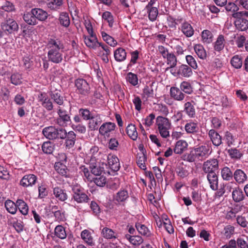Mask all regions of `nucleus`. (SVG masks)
Returning a JSON list of instances; mask_svg holds the SVG:
<instances>
[{
    "instance_id": "nucleus-1",
    "label": "nucleus",
    "mask_w": 248,
    "mask_h": 248,
    "mask_svg": "<svg viewBox=\"0 0 248 248\" xmlns=\"http://www.w3.org/2000/svg\"><path fill=\"white\" fill-rule=\"evenodd\" d=\"M48 60L53 63H61L63 60L62 52L64 48L63 43L59 39L50 38L47 44Z\"/></svg>"
},
{
    "instance_id": "nucleus-2",
    "label": "nucleus",
    "mask_w": 248,
    "mask_h": 248,
    "mask_svg": "<svg viewBox=\"0 0 248 248\" xmlns=\"http://www.w3.org/2000/svg\"><path fill=\"white\" fill-rule=\"evenodd\" d=\"M72 198L71 202H76L78 204H84L89 202L90 199L84 192V189L79 185L72 186Z\"/></svg>"
},
{
    "instance_id": "nucleus-3",
    "label": "nucleus",
    "mask_w": 248,
    "mask_h": 248,
    "mask_svg": "<svg viewBox=\"0 0 248 248\" xmlns=\"http://www.w3.org/2000/svg\"><path fill=\"white\" fill-rule=\"evenodd\" d=\"M155 125L160 136L163 138L170 137L169 130L171 127V123L166 117L158 116L155 120Z\"/></svg>"
},
{
    "instance_id": "nucleus-4",
    "label": "nucleus",
    "mask_w": 248,
    "mask_h": 248,
    "mask_svg": "<svg viewBox=\"0 0 248 248\" xmlns=\"http://www.w3.org/2000/svg\"><path fill=\"white\" fill-rule=\"evenodd\" d=\"M77 93L82 97H88L91 93V87L84 79L78 78L75 81Z\"/></svg>"
},
{
    "instance_id": "nucleus-5",
    "label": "nucleus",
    "mask_w": 248,
    "mask_h": 248,
    "mask_svg": "<svg viewBox=\"0 0 248 248\" xmlns=\"http://www.w3.org/2000/svg\"><path fill=\"white\" fill-rule=\"evenodd\" d=\"M62 128H56L55 127L50 126L44 128L42 133L44 136L49 140L60 139L63 137Z\"/></svg>"
},
{
    "instance_id": "nucleus-6",
    "label": "nucleus",
    "mask_w": 248,
    "mask_h": 248,
    "mask_svg": "<svg viewBox=\"0 0 248 248\" xmlns=\"http://www.w3.org/2000/svg\"><path fill=\"white\" fill-rule=\"evenodd\" d=\"M246 13L245 12L242 11L232 14V17L235 18L234 24L236 28L241 31H246L248 29V20L243 17Z\"/></svg>"
},
{
    "instance_id": "nucleus-7",
    "label": "nucleus",
    "mask_w": 248,
    "mask_h": 248,
    "mask_svg": "<svg viewBox=\"0 0 248 248\" xmlns=\"http://www.w3.org/2000/svg\"><path fill=\"white\" fill-rule=\"evenodd\" d=\"M57 113L58 117L56 120V124L60 126H67L71 122V118L67 111L59 106L57 108Z\"/></svg>"
},
{
    "instance_id": "nucleus-8",
    "label": "nucleus",
    "mask_w": 248,
    "mask_h": 248,
    "mask_svg": "<svg viewBox=\"0 0 248 248\" xmlns=\"http://www.w3.org/2000/svg\"><path fill=\"white\" fill-rule=\"evenodd\" d=\"M104 160L106 158L107 163H102V166H108V168L113 171H117L120 168L119 158L115 155L109 154L104 155Z\"/></svg>"
},
{
    "instance_id": "nucleus-9",
    "label": "nucleus",
    "mask_w": 248,
    "mask_h": 248,
    "mask_svg": "<svg viewBox=\"0 0 248 248\" xmlns=\"http://www.w3.org/2000/svg\"><path fill=\"white\" fill-rule=\"evenodd\" d=\"M63 137L61 138L60 139H65L64 146L66 149L73 148L75 144L76 141V134L73 131H70L67 132L65 129H63Z\"/></svg>"
},
{
    "instance_id": "nucleus-10",
    "label": "nucleus",
    "mask_w": 248,
    "mask_h": 248,
    "mask_svg": "<svg viewBox=\"0 0 248 248\" xmlns=\"http://www.w3.org/2000/svg\"><path fill=\"white\" fill-rule=\"evenodd\" d=\"M218 160L210 158L203 163L202 169L205 173H214L218 170Z\"/></svg>"
},
{
    "instance_id": "nucleus-11",
    "label": "nucleus",
    "mask_w": 248,
    "mask_h": 248,
    "mask_svg": "<svg viewBox=\"0 0 248 248\" xmlns=\"http://www.w3.org/2000/svg\"><path fill=\"white\" fill-rule=\"evenodd\" d=\"M194 153L198 160H203L210 154L209 147L208 146L201 145L193 149Z\"/></svg>"
},
{
    "instance_id": "nucleus-12",
    "label": "nucleus",
    "mask_w": 248,
    "mask_h": 248,
    "mask_svg": "<svg viewBox=\"0 0 248 248\" xmlns=\"http://www.w3.org/2000/svg\"><path fill=\"white\" fill-rule=\"evenodd\" d=\"M38 101L41 102L42 106L47 111H51L53 109V105L51 99L45 93H41L38 94Z\"/></svg>"
},
{
    "instance_id": "nucleus-13",
    "label": "nucleus",
    "mask_w": 248,
    "mask_h": 248,
    "mask_svg": "<svg viewBox=\"0 0 248 248\" xmlns=\"http://www.w3.org/2000/svg\"><path fill=\"white\" fill-rule=\"evenodd\" d=\"M88 165L91 173L95 176L100 175L105 170L104 166H101L96 159H91Z\"/></svg>"
},
{
    "instance_id": "nucleus-14",
    "label": "nucleus",
    "mask_w": 248,
    "mask_h": 248,
    "mask_svg": "<svg viewBox=\"0 0 248 248\" xmlns=\"http://www.w3.org/2000/svg\"><path fill=\"white\" fill-rule=\"evenodd\" d=\"M196 103L193 100L187 101L184 104V111L190 118L196 117Z\"/></svg>"
},
{
    "instance_id": "nucleus-15",
    "label": "nucleus",
    "mask_w": 248,
    "mask_h": 248,
    "mask_svg": "<svg viewBox=\"0 0 248 248\" xmlns=\"http://www.w3.org/2000/svg\"><path fill=\"white\" fill-rule=\"evenodd\" d=\"M37 180V176L34 174H27L21 179L20 181V185L24 187L32 186L35 184Z\"/></svg>"
},
{
    "instance_id": "nucleus-16",
    "label": "nucleus",
    "mask_w": 248,
    "mask_h": 248,
    "mask_svg": "<svg viewBox=\"0 0 248 248\" xmlns=\"http://www.w3.org/2000/svg\"><path fill=\"white\" fill-rule=\"evenodd\" d=\"M115 127L116 125L114 123L106 122L101 125L99 129V132L102 136L108 137L109 133L114 131Z\"/></svg>"
},
{
    "instance_id": "nucleus-17",
    "label": "nucleus",
    "mask_w": 248,
    "mask_h": 248,
    "mask_svg": "<svg viewBox=\"0 0 248 248\" xmlns=\"http://www.w3.org/2000/svg\"><path fill=\"white\" fill-rule=\"evenodd\" d=\"M208 135L214 146L218 147L222 143V136L215 129H210L208 131Z\"/></svg>"
},
{
    "instance_id": "nucleus-18",
    "label": "nucleus",
    "mask_w": 248,
    "mask_h": 248,
    "mask_svg": "<svg viewBox=\"0 0 248 248\" xmlns=\"http://www.w3.org/2000/svg\"><path fill=\"white\" fill-rule=\"evenodd\" d=\"M179 30L186 37H190L194 33V30L189 21H184L181 24Z\"/></svg>"
},
{
    "instance_id": "nucleus-19",
    "label": "nucleus",
    "mask_w": 248,
    "mask_h": 248,
    "mask_svg": "<svg viewBox=\"0 0 248 248\" xmlns=\"http://www.w3.org/2000/svg\"><path fill=\"white\" fill-rule=\"evenodd\" d=\"M170 97L174 100L182 101L184 100L186 95L183 93L180 88L176 87H171L170 89Z\"/></svg>"
},
{
    "instance_id": "nucleus-20",
    "label": "nucleus",
    "mask_w": 248,
    "mask_h": 248,
    "mask_svg": "<svg viewBox=\"0 0 248 248\" xmlns=\"http://www.w3.org/2000/svg\"><path fill=\"white\" fill-rule=\"evenodd\" d=\"M61 92L60 90L57 89L54 90L51 89L49 93V95L54 102L60 107L63 105L64 103L63 97L61 95Z\"/></svg>"
},
{
    "instance_id": "nucleus-21",
    "label": "nucleus",
    "mask_w": 248,
    "mask_h": 248,
    "mask_svg": "<svg viewBox=\"0 0 248 248\" xmlns=\"http://www.w3.org/2000/svg\"><path fill=\"white\" fill-rule=\"evenodd\" d=\"M129 198L128 191L121 189L113 197L114 201L117 203L124 202Z\"/></svg>"
},
{
    "instance_id": "nucleus-22",
    "label": "nucleus",
    "mask_w": 248,
    "mask_h": 248,
    "mask_svg": "<svg viewBox=\"0 0 248 248\" xmlns=\"http://www.w3.org/2000/svg\"><path fill=\"white\" fill-rule=\"evenodd\" d=\"M84 41L86 46L90 48L96 49L98 47L99 42L95 34H93V36H84Z\"/></svg>"
},
{
    "instance_id": "nucleus-23",
    "label": "nucleus",
    "mask_w": 248,
    "mask_h": 248,
    "mask_svg": "<svg viewBox=\"0 0 248 248\" xmlns=\"http://www.w3.org/2000/svg\"><path fill=\"white\" fill-rule=\"evenodd\" d=\"M2 30L6 33H14L16 31V21L9 19L1 25Z\"/></svg>"
},
{
    "instance_id": "nucleus-24",
    "label": "nucleus",
    "mask_w": 248,
    "mask_h": 248,
    "mask_svg": "<svg viewBox=\"0 0 248 248\" xmlns=\"http://www.w3.org/2000/svg\"><path fill=\"white\" fill-rule=\"evenodd\" d=\"M177 73L178 76L185 78H189L193 74L192 68L185 64H182L178 68Z\"/></svg>"
},
{
    "instance_id": "nucleus-25",
    "label": "nucleus",
    "mask_w": 248,
    "mask_h": 248,
    "mask_svg": "<svg viewBox=\"0 0 248 248\" xmlns=\"http://www.w3.org/2000/svg\"><path fill=\"white\" fill-rule=\"evenodd\" d=\"M185 130L188 134H196L199 131L198 124L197 122L189 121L185 125Z\"/></svg>"
},
{
    "instance_id": "nucleus-26",
    "label": "nucleus",
    "mask_w": 248,
    "mask_h": 248,
    "mask_svg": "<svg viewBox=\"0 0 248 248\" xmlns=\"http://www.w3.org/2000/svg\"><path fill=\"white\" fill-rule=\"evenodd\" d=\"M188 145V143L186 140H179L176 142L173 151L176 154H182L187 149Z\"/></svg>"
},
{
    "instance_id": "nucleus-27",
    "label": "nucleus",
    "mask_w": 248,
    "mask_h": 248,
    "mask_svg": "<svg viewBox=\"0 0 248 248\" xmlns=\"http://www.w3.org/2000/svg\"><path fill=\"white\" fill-rule=\"evenodd\" d=\"M53 193L55 198L61 202H64L68 198L65 190L59 186L53 188Z\"/></svg>"
},
{
    "instance_id": "nucleus-28",
    "label": "nucleus",
    "mask_w": 248,
    "mask_h": 248,
    "mask_svg": "<svg viewBox=\"0 0 248 248\" xmlns=\"http://www.w3.org/2000/svg\"><path fill=\"white\" fill-rule=\"evenodd\" d=\"M135 227L140 234L146 237H151L153 236V233L144 224L140 223H136Z\"/></svg>"
},
{
    "instance_id": "nucleus-29",
    "label": "nucleus",
    "mask_w": 248,
    "mask_h": 248,
    "mask_svg": "<svg viewBox=\"0 0 248 248\" xmlns=\"http://www.w3.org/2000/svg\"><path fill=\"white\" fill-rule=\"evenodd\" d=\"M127 53L122 47H118L114 51V57L117 62H122L126 60Z\"/></svg>"
},
{
    "instance_id": "nucleus-30",
    "label": "nucleus",
    "mask_w": 248,
    "mask_h": 248,
    "mask_svg": "<svg viewBox=\"0 0 248 248\" xmlns=\"http://www.w3.org/2000/svg\"><path fill=\"white\" fill-rule=\"evenodd\" d=\"M207 178L210 188L213 190H217L218 187V177L216 172L207 173Z\"/></svg>"
},
{
    "instance_id": "nucleus-31",
    "label": "nucleus",
    "mask_w": 248,
    "mask_h": 248,
    "mask_svg": "<svg viewBox=\"0 0 248 248\" xmlns=\"http://www.w3.org/2000/svg\"><path fill=\"white\" fill-rule=\"evenodd\" d=\"M33 15L35 16L36 20L37 19L43 21L46 20L48 17L47 13L40 8H33Z\"/></svg>"
},
{
    "instance_id": "nucleus-32",
    "label": "nucleus",
    "mask_w": 248,
    "mask_h": 248,
    "mask_svg": "<svg viewBox=\"0 0 248 248\" xmlns=\"http://www.w3.org/2000/svg\"><path fill=\"white\" fill-rule=\"evenodd\" d=\"M126 133L128 136L133 140H136L138 134L135 125L130 124L126 128Z\"/></svg>"
},
{
    "instance_id": "nucleus-33",
    "label": "nucleus",
    "mask_w": 248,
    "mask_h": 248,
    "mask_svg": "<svg viewBox=\"0 0 248 248\" xmlns=\"http://www.w3.org/2000/svg\"><path fill=\"white\" fill-rule=\"evenodd\" d=\"M88 127L91 130H95L98 129V126L101 124V120L99 115H93L91 119H89Z\"/></svg>"
},
{
    "instance_id": "nucleus-34",
    "label": "nucleus",
    "mask_w": 248,
    "mask_h": 248,
    "mask_svg": "<svg viewBox=\"0 0 248 248\" xmlns=\"http://www.w3.org/2000/svg\"><path fill=\"white\" fill-rule=\"evenodd\" d=\"M234 178L238 184L244 183L247 179V176L244 171L240 169H237L234 172Z\"/></svg>"
},
{
    "instance_id": "nucleus-35",
    "label": "nucleus",
    "mask_w": 248,
    "mask_h": 248,
    "mask_svg": "<svg viewBox=\"0 0 248 248\" xmlns=\"http://www.w3.org/2000/svg\"><path fill=\"white\" fill-rule=\"evenodd\" d=\"M245 195L239 187L234 188L232 192V198L236 202H239L245 199Z\"/></svg>"
},
{
    "instance_id": "nucleus-36",
    "label": "nucleus",
    "mask_w": 248,
    "mask_h": 248,
    "mask_svg": "<svg viewBox=\"0 0 248 248\" xmlns=\"http://www.w3.org/2000/svg\"><path fill=\"white\" fill-rule=\"evenodd\" d=\"M225 44L224 36L222 34H220L214 43V49L217 51L220 52L224 49Z\"/></svg>"
},
{
    "instance_id": "nucleus-37",
    "label": "nucleus",
    "mask_w": 248,
    "mask_h": 248,
    "mask_svg": "<svg viewBox=\"0 0 248 248\" xmlns=\"http://www.w3.org/2000/svg\"><path fill=\"white\" fill-rule=\"evenodd\" d=\"M54 167L55 170L60 175L66 178L69 177V171L66 166L62 163H56Z\"/></svg>"
},
{
    "instance_id": "nucleus-38",
    "label": "nucleus",
    "mask_w": 248,
    "mask_h": 248,
    "mask_svg": "<svg viewBox=\"0 0 248 248\" xmlns=\"http://www.w3.org/2000/svg\"><path fill=\"white\" fill-rule=\"evenodd\" d=\"M42 150L45 154H52L55 149V144L49 141L44 142L42 145Z\"/></svg>"
},
{
    "instance_id": "nucleus-39",
    "label": "nucleus",
    "mask_w": 248,
    "mask_h": 248,
    "mask_svg": "<svg viewBox=\"0 0 248 248\" xmlns=\"http://www.w3.org/2000/svg\"><path fill=\"white\" fill-rule=\"evenodd\" d=\"M59 23L62 26L67 28L70 24V20L69 15L66 12H62L60 13L59 17Z\"/></svg>"
},
{
    "instance_id": "nucleus-40",
    "label": "nucleus",
    "mask_w": 248,
    "mask_h": 248,
    "mask_svg": "<svg viewBox=\"0 0 248 248\" xmlns=\"http://www.w3.org/2000/svg\"><path fill=\"white\" fill-rule=\"evenodd\" d=\"M194 49L198 57L204 60L206 58L207 53L204 47L201 44H196L194 46Z\"/></svg>"
},
{
    "instance_id": "nucleus-41",
    "label": "nucleus",
    "mask_w": 248,
    "mask_h": 248,
    "mask_svg": "<svg viewBox=\"0 0 248 248\" xmlns=\"http://www.w3.org/2000/svg\"><path fill=\"white\" fill-rule=\"evenodd\" d=\"M32 14L33 10L32 9L30 12L25 13L23 16L24 20L30 25H35L37 23V20Z\"/></svg>"
},
{
    "instance_id": "nucleus-42",
    "label": "nucleus",
    "mask_w": 248,
    "mask_h": 248,
    "mask_svg": "<svg viewBox=\"0 0 248 248\" xmlns=\"http://www.w3.org/2000/svg\"><path fill=\"white\" fill-rule=\"evenodd\" d=\"M81 237L84 241L90 246H93L94 243L91 232L87 230H84L81 232Z\"/></svg>"
},
{
    "instance_id": "nucleus-43",
    "label": "nucleus",
    "mask_w": 248,
    "mask_h": 248,
    "mask_svg": "<svg viewBox=\"0 0 248 248\" xmlns=\"http://www.w3.org/2000/svg\"><path fill=\"white\" fill-rule=\"evenodd\" d=\"M18 209L19 212L24 215H26L29 211L27 204L22 200H16V209Z\"/></svg>"
},
{
    "instance_id": "nucleus-44",
    "label": "nucleus",
    "mask_w": 248,
    "mask_h": 248,
    "mask_svg": "<svg viewBox=\"0 0 248 248\" xmlns=\"http://www.w3.org/2000/svg\"><path fill=\"white\" fill-rule=\"evenodd\" d=\"M51 210L52 213L54 214L56 221H63L64 216L63 213L62 211L59 210V208L56 205H53L51 207Z\"/></svg>"
},
{
    "instance_id": "nucleus-45",
    "label": "nucleus",
    "mask_w": 248,
    "mask_h": 248,
    "mask_svg": "<svg viewBox=\"0 0 248 248\" xmlns=\"http://www.w3.org/2000/svg\"><path fill=\"white\" fill-rule=\"evenodd\" d=\"M146 160L147 158L146 155L143 152H142L141 154H138L137 163L140 169L143 170H145L146 169V167L145 163Z\"/></svg>"
},
{
    "instance_id": "nucleus-46",
    "label": "nucleus",
    "mask_w": 248,
    "mask_h": 248,
    "mask_svg": "<svg viewBox=\"0 0 248 248\" xmlns=\"http://www.w3.org/2000/svg\"><path fill=\"white\" fill-rule=\"evenodd\" d=\"M202 40L204 43L210 44L213 40V35L209 30H203L202 32Z\"/></svg>"
},
{
    "instance_id": "nucleus-47",
    "label": "nucleus",
    "mask_w": 248,
    "mask_h": 248,
    "mask_svg": "<svg viewBox=\"0 0 248 248\" xmlns=\"http://www.w3.org/2000/svg\"><path fill=\"white\" fill-rule=\"evenodd\" d=\"M180 88L183 93L190 94L193 92V88L191 84L186 81L182 82L180 85Z\"/></svg>"
},
{
    "instance_id": "nucleus-48",
    "label": "nucleus",
    "mask_w": 248,
    "mask_h": 248,
    "mask_svg": "<svg viewBox=\"0 0 248 248\" xmlns=\"http://www.w3.org/2000/svg\"><path fill=\"white\" fill-rule=\"evenodd\" d=\"M102 37L104 41L111 46H115L117 44V42L112 37L108 34L105 31L101 32Z\"/></svg>"
},
{
    "instance_id": "nucleus-49",
    "label": "nucleus",
    "mask_w": 248,
    "mask_h": 248,
    "mask_svg": "<svg viewBox=\"0 0 248 248\" xmlns=\"http://www.w3.org/2000/svg\"><path fill=\"white\" fill-rule=\"evenodd\" d=\"M102 233L104 238L106 239H113L117 238V233L112 229L105 227L103 228Z\"/></svg>"
},
{
    "instance_id": "nucleus-50",
    "label": "nucleus",
    "mask_w": 248,
    "mask_h": 248,
    "mask_svg": "<svg viewBox=\"0 0 248 248\" xmlns=\"http://www.w3.org/2000/svg\"><path fill=\"white\" fill-rule=\"evenodd\" d=\"M165 59H167V64L170 65V68H172L176 66L177 62V59L173 53H170Z\"/></svg>"
},
{
    "instance_id": "nucleus-51",
    "label": "nucleus",
    "mask_w": 248,
    "mask_h": 248,
    "mask_svg": "<svg viewBox=\"0 0 248 248\" xmlns=\"http://www.w3.org/2000/svg\"><path fill=\"white\" fill-rule=\"evenodd\" d=\"M55 235L58 238L63 239L66 237L65 229L62 225L57 226L54 230Z\"/></svg>"
},
{
    "instance_id": "nucleus-52",
    "label": "nucleus",
    "mask_w": 248,
    "mask_h": 248,
    "mask_svg": "<svg viewBox=\"0 0 248 248\" xmlns=\"http://www.w3.org/2000/svg\"><path fill=\"white\" fill-rule=\"evenodd\" d=\"M221 176L223 180L229 181L232 179L233 174L229 167H225L221 171Z\"/></svg>"
},
{
    "instance_id": "nucleus-53",
    "label": "nucleus",
    "mask_w": 248,
    "mask_h": 248,
    "mask_svg": "<svg viewBox=\"0 0 248 248\" xmlns=\"http://www.w3.org/2000/svg\"><path fill=\"white\" fill-rule=\"evenodd\" d=\"M227 151L232 159H239L243 155L240 151L235 148H232Z\"/></svg>"
},
{
    "instance_id": "nucleus-54",
    "label": "nucleus",
    "mask_w": 248,
    "mask_h": 248,
    "mask_svg": "<svg viewBox=\"0 0 248 248\" xmlns=\"http://www.w3.org/2000/svg\"><path fill=\"white\" fill-rule=\"evenodd\" d=\"M231 63L235 68H240L242 67L243 63L241 56L238 55L234 56L231 60Z\"/></svg>"
},
{
    "instance_id": "nucleus-55",
    "label": "nucleus",
    "mask_w": 248,
    "mask_h": 248,
    "mask_svg": "<svg viewBox=\"0 0 248 248\" xmlns=\"http://www.w3.org/2000/svg\"><path fill=\"white\" fill-rule=\"evenodd\" d=\"M126 79L127 82L130 83L133 86H136L138 84V78L136 74L132 72H129L127 74Z\"/></svg>"
},
{
    "instance_id": "nucleus-56",
    "label": "nucleus",
    "mask_w": 248,
    "mask_h": 248,
    "mask_svg": "<svg viewBox=\"0 0 248 248\" xmlns=\"http://www.w3.org/2000/svg\"><path fill=\"white\" fill-rule=\"evenodd\" d=\"M95 178H92V181H93L97 186L103 187L107 183V178L104 175L96 176Z\"/></svg>"
},
{
    "instance_id": "nucleus-57",
    "label": "nucleus",
    "mask_w": 248,
    "mask_h": 248,
    "mask_svg": "<svg viewBox=\"0 0 248 248\" xmlns=\"http://www.w3.org/2000/svg\"><path fill=\"white\" fill-rule=\"evenodd\" d=\"M79 115L85 121L89 120L93 115L88 108H81L78 110Z\"/></svg>"
},
{
    "instance_id": "nucleus-58",
    "label": "nucleus",
    "mask_w": 248,
    "mask_h": 248,
    "mask_svg": "<svg viewBox=\"0 0 248 248\" xmlns=\"http://www.w3.org/2000/svg\"><path fill=\"white\" fill-rule=\"evenodd\" d=\"M148 13V17L150 20L154 21L156 20L158 12L156 7H151L150 8H145Z\"/></svg>"
},
{
    "instance_id": "nucleus-59",
    "label": "nucleus",
    "mask_w": 248,
    "mask_h": 248,
    "mask_svg": "<svg viewBox=\"0 0 248 248\" xmlns=\"http://www.w3.org/2000/svg\"><path fill=\"white\" fill-rule=\"evenodd\" d=\"M224 139L225 140L227 145L229 147L234 143L235 138L230 131L225 132Z\"/></svg>"
},
{
    "instance_id": "nucleus-60",
    "label": "nucleus",
    "mask_w": 248,
    "mask_h": 248,
    "mask_svg": "<svg viewBox=\"0 0 248 248\" xmlns=\"http://www.w3.org/2000/svg\"><path fill=\"white\" fill-rule=\"evenodd\" d=\"M5 207L7 211L10 214H16V203L11 200H7L5 202Z\"/></svg>"
},
{
    "instance_id": "nucleus-61",
    "label": "nucleus",
    "mask_w": 248,
    "mask_h": 248,
    "mask_svg": "<svg viewBox=\"0 0 248 248\" xmlns=\"http://www.w3.org/2000/svg\"><path fill=\"white\" fill-rule=\"evenodd\" d=\"M102 17L103 19L107 21L109 27L111 28L113 26L114 23L113 16L110 12L108 11L104 12Z\"/></svg>"
},
{
    "instance_id": "nucleus-62",
    "label": "nucleus",
    "mask_w": 248,
    "mask_h": 248,
    "mask_svg": "<svg viewBox=\"0 0 248 248\" xmlns=\"http://www.w3.org/2000/svg\"><path fill=\"white\" fill-rule=\"evenodd\" d=\"M182 158L183 160L189 162H193L197 159L193 150L189 153H186L183 155L182 156Z\"/></svg>"
},
{
    "instance_id": "nucleus-63",
    "label": "nucleus",
    "mask_w": 248,
    "mask_h": 248,
    "mask_svg": "<svg viewBox=\"0 0 248 248\" xmlns=\"http://www.w3.org/2000/svg\"><path fill=\"white\" fill-rule=\"evenodd\" d=\"M186 60L188 65L191 68L197 69L198 68V64L197 62L192 56L188 55L186 56Z\"/></svg>"
},
{
    "instance_id": "nucleus-64",
    "label": "nucleus",
    "mask_w": 248,
    "mask_h": 248,
    "mask_svg": "<svg viewBox=\"0 0 248 248\" xmlns=\"http://www.w3.org/2000/svg\"><path fill=\"white\" fill-rule=\"evenodd\" d=\"M225 9L227 12H230L233 13H237L239 10V7L233 2H229L225 4Z\"/></svg>"
}]
</instances>
